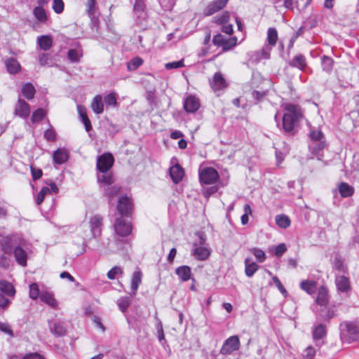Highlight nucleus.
<instances>
[{
  "mask_svg": "<svg viewBox=\"0 0 359 359\" xmlns=\"http://www.w3.org/2000/svg\"><path fill=\"white\" fill-rule=\"evenodd\" d=\"M116 233L120 236H128L132 231V225L130 222L126 221L122 217L118 218L114 224Z\"/></svg>",
  "mask_w": 359,
  "mask_h": 359,
  "instance_id": "10",
  "label": "nucleus"
},
{
  "mask_svg": "<svg viewBox=\"0 0 359 359\" xmlns=\"http://www.w3.org/2000/svg\"><path fill=\"white\" fill-rule=\"evenodd\" d=\"M237 44V38L236 36L227 39L226 38L224 41L223 44L222 45V50L224 51H228L231 50L232 48L236 46Z\"/></svg>",
  "mask_w": 359,
  "mask_h": 359,
  "instance_id": "52",
  "label": "nucleus"
},
{
  "mask_svg": "<svg viewBox=\"0 0 359 359\" xmlns=\"http://www.w3.org/2000/svg\"><path fill=\"white\" fill-rule=\"evenodd\" d=\"M143 63V60L140 57H135L131 59L127 64L128 70L134 71L140 67Z\"/></svg>",
  "mask_w": 359,
  "mask_h": 359,
  "instance_id": "51",
  "label": "nucleus"
},
{
  "mask_svg": "<svg viewBox=\"0 0 359 359\" xmlns=\"http://www.w3.org/2000/svg\"><path fill=\"white\" fill-rule=\"evenodd\" d=\"M50 332L57 337H63L67 333V327L64 321L54 320L48 322Z\"/></svg>",
  "mask_w": 359,
  "mask_h": 359,
  "instance_id": "11",
  "label": "nucleus"
},
{
  "mask_svg": "<svg viewBox=\"0 0 359 359\" xmlns=\"http://www.w3.org/2000/svg\"><path fill=\"white\" fill-rule=\"evenodd\" d=\"M267 95V91H258L253 90L252 92V97L257 102H261Z\"/></svg>",
  "mask_w": 359,
  "mask_h": 359,
  "instance_id": "64",
  "label": "nucleus"
},
{
  "mask_svg": "<svg viewBox=\"0 0 359 359\" xmlns=\"http://www.w3.org/2000/svg\"><path fill=\"white\" fill-rule=\"evenodd\" d=\"M229 0H214L210 2L203 11L205 16H210L223 9Z\"/></svg>",
  "mask_w": 359,
  "mask_h": 359,
  "instance_id": "12",
  "label": "nucleus"
},
{
  "mask_svg": "<svg viewBox=\"0 0 359 359\" xmlns=\"http://www.w3.org/2000/svg\"><path fill=\"white\" fill-rule=\"evenodd\" d=\"M210 85L215 90H219L226 86V82L220 72H216L212 79L210 80Z\"/></svg>",
  "mask_w": 359,
  "mask_h": 359,
  "instance_id": "21",
  "label": "nucleus"
},
{
  "mask_svg": "<svg viewBox=\"0 0 359 359\" xmlns=\"http://www.w3.org/2000/svg\"><path fill=\"white\" fill-rule=\"evenodd\" d=\"M46 114L44 109L39 108L32 113L31 121L32 123L39 122L45 117Z\"/></svg>",
  "mask_w": 359,
  "mask_h": 359,
  "instance_id": "54",
  "label": "nucleus"
},
{
  "mask_svg": "<svg viewBox=\"0 0 359 359\" xmlns=\"http://www.w3.org/2000/svg\"><path fill=\"white\" fill-rule=\"evenodd\" d=\"M142 273L139 269L133 273L130 283L131 295L136 294L138 287L142 283Z\"/></svg>",
  "mask_w": 359,
  "mask_h": 359,
  "instance_id": "26",
  "label": "nucleus"
},
{
  "mask_svg": "<svg viewBox=\"0 0 359 359\" xmlns=\"http://www.w3.org/2000/svg\"><path fill=\"white\" fill-rule=\"evenodd\" d=\"M268 45L274 46L276 44L278 40V32L275 27H269L267 30V38Z\"/></svg>",
  "mask_w": 359,
  "mask_h": 359,
  "instance_id": "43",
  "label": "nucleus"
},
{
  "mask_svg": "<svg viewBox=\"0 0 359 359\" xmlns=\"http://www.w3.org/2000/svg\"><path fill=\"white\" fill-rule=\"evenodd\" d=\"M0 292L8 297H13L15 294V290L13 285L7 280H0Z\"/></svg>",
  "mask_w": 359,
  "mask_h": 359,
  "instance_id": "30",
  "label": "nucleus"
},
{
  "mask_svg": "<svg viewBox=\"0 0 359 359\" xmlns=\"http://www.w3.org/2000/svg\"><path fill=\"white\" fill-rule=\"evenodd\" d=\"M175 273L182 282H186L191 279V270L189 266L183 265L177 267L175 269Z\"/></svg>",
  "mask_w": 359,
  "mask_h": 359,
  "instance_id": "25",
  "label": "nucleus"
},
{
  "mask_svg": "<svg viewBox=\"0 0 359 359\" xmlns=\"http://www.w3.org/2000/svg\"><path fill=\"white\" fill-rule=\"evenodd\" d=\"M7 71L11 74H15L20 70V65L14 57H9L5 61Z\"/></svg>",
  "mask_w": 359,
  "mask_h": 359,
  "instance_id": "31",
  "label": "nucleus"
},
{
  "mask_svg": "<svg viewBox=\"0 0 359 359\" xmlns=\"http://www.w3.org/2000/svg\"><path fill=\"white\" fill-rule=\"evenodd\" d=\"M91 109L96 114H100L104 111V104L100 95H97L91 102Z\"/></svg>",
  "mask_w": 359,
  "mask_h": 359,
  "instance_id": "33",
  "label": "nucleus"
},
{
  "mask_svg": "<svg viewBox=\"0 0 359 359\" xmlns=\"http://www.w3.org/2000/svg\"><path fill=\"white\" fill-rule=\"evenodd\" d=\"M15 114L22 118H27L30 114V106L24 100L19 98L15 108Z\"/></svg>",
  "mask_w": 359,
  "mask_h": 359,
  "instance_id": "16",
  "label": "nucleus"
},
{
  "mask_svg": "<svg viewBox=\"0 0 359 359\" xmlns=\"http://www.w3.org/2000/svg\"><path fill=\"white\" fill-rule=\"evenodd\" d=\"M50 193V189L47 187H42V189H41V191L38 193L37 196H36V203L37 205H40L44 198H45V196L48 194Z\"/></svg>",
  "mask_w": 359,
  "mask_h": 359,
  "instance_id": "61",
  "label": "nucleus"
},
{
  "mask_svg": "<svg viewBox=\"0 0 359 359\" xmlns=\"http://www.w3.org/2000/svg\"><path fill=\"white\" fill-rule=\"evenodd\" d=\"M334 282L338 292L347 294L351 291V282L348 277L337 276Z\"/></svg>",
  "mask_w": 359,
  "mask_h": 359,
  "instance_id": "15",
  "label": "nucleus"
},
{
  "mask_svg": "<svg viewBox=\"0 0 359 359\" xmlns=\"http://www.w3.org/2000/svg\"><path fill=\"white\" fill-rule=\"evenodd\" d=\"M276 224L282 229H287L290 226L291 222L288 216L281 214L275 217Z\"/></svg>",
  "mask_w": 359,
  "mask_h": 359,
  "instance_id": "40",
  "label": "nucleus"
},
{
  "mask_svg": "<svg viewBox=\"0 0 359 359\" xmlns=\"http://www.w3.org/2000/svg\"><path fill=\"white\" fill-rule=\"evenodd\" d=\"M77 110H78L79 116L81 118V120L85 126L86 130L87 132H89L90 130H92V125H91L90 121L89 120V118L87 116L86 108L81 105H78Z\"/></svg>",
  "mask_w": 359,
  "mask_h": 359,
  "instance_id": "29",
  "label": "nucleus"
},
{
  "mask_svg": "<svg viewBox=\"0 0 359 359\" xmlns=\"http://www.w3.org/2000/svg\"><path fill=\"white\" fill-rule=\"evenodd\" d=\"M86 11L89 17L92 18V20L95 22L97 21V19L95 18V0H87L86 3Z\"/></svg>",
  "mask_w": 359,
  "mask_h": 359,
  "instance_id": "47",
  "label": "nucleus"
},
{
  "mask_svg": "<svg viewBox=\"0 0 359 359\" xmlns=\"http://www.w3.org/2000/svg\"><path fill=\"white\" fill-rule=\"evenodd\" d=\"M170 176L175 184L180 182L184 175L183 168L179 165L176 164L169 169Z\"/></svg>",
  "mask_w": 359,
  "mask_h": 359,
  "instance_id": "22",
  "label": "nucleus"
},
{
  "mask_svg": "<svg viewBox=\"0 0 359 359\" xmlns=\"http://www.w3.org/2000/svg\"><path fill=\"white\" fill-rule=\"evenodd\" d=\"M133 4V12L138 24H142L148 18L146 0H130Z\"/></svg>",
  "mask_w": 359,
  "mask_h": 359,
  "instance_id": "3",
  "label": "nucleus"
},
{
  "mask_svg": "<svg viewBox=\"0 0 359 359\" xmlns=\"http://www.w3.org/2000/svg\"><path fill=\"white\" fill-rule=\"evenodd\" d=\"M164 11H171L175 5L176 0H158Z\"/></svg>",
  "mask_w": 359,
  "mask_h": 359,
  "instance_id": "58",
  "label": "nucleus"
},
{
  "mask_svg": "<svg viewBox=\"0 0 359 359\" xmlns=\"http://www.w3.org/2000/svg\"><path fill=\"white\" fill-rule=\"evenodd\" d=\"M251 252L254 255L256 260L259 263L264 262L266 259V255L264 250L260 248H253L250 249Z\"/></svg>",
  "mask_w": 359,
  "mask_h": 359,
  "instance_id": "49",
  "label": "nucleus"
},
{
  "mask_svg": "<svg viewBox=\"0 0 359 359\" xmlns=\"http://www.w3.org/2000/svg\"><path fill=\"white\" fill-rule=\"evenodd\" d=\"M241 343L238 336L233 335L226 339L220 348L222 355H227L240 348Z\"/></svg>",
  "mask_w": 359,
  "mask_h": 359,
  "instance_id": "6",
  "label": "nucleus"
},
{
  "mask_svg": "<svg viewBox=\"0 0 359 359\" xmlns=\"http://www.w3.org/2000/svg\"><path fill=\"white\" fill-rule=\"evenodd\" d=\"M229 19L230 13L228 11H224L221 15H216L214 18V22L217 25H223L228 23Z\"/></svg>",
  "mask_w": 359,
  "mask_h": 359,
  "instance_id": "46",
  "label": "nucleus"
},
{
  "mask_svg": "<svg viewBox=\"0 0 359 359\" xmlns=\"http://www.w3.org/2000/svg\"><path fill=\"white\" fill-rule=\"evenodd\" d=\"M322 68L326 72H330L333 67V60L329 57L324 55L322 59Z\"/></svg>",
  "mask_w": 359,
  "mask_h": 359,
  "instance_id": "50",
  "label": "nucleus"
},
{
  "mask_svg": "<svg viewBox=\"0 0 359 359\" xmlns=\"http://www.w3.org/2000/svg\"><path fill=\"white\" fill-rule=\"evenodd\" d=\"M312 337L316 345L320 348L325 344L327 337V328L322 323H314L312 327Z\"/></svg>",
  "mask_w": 359,
  "mask_h": 359,
  "instance_id": "4",
  "label": "nucleus"
},
{
  "mask_svg": "<svg viewBox=\"0 0 359 359\" xmlns=\"http://www.w3.org/2000/svg\"><path fill=\"white\" fill-rule=\"evenodd\" d=\"M309 137L311 140V142L325 141L324 135L320 130L311 129L309 132Z\"/></svg>",
  "mask_w": 359,
  "mask_h": 359,
  "instance_id": "48",
  "label": "nucleus"
},
{
  "mask_svg": "<svg viewBox=\"0 0 359 359\" xmlns=\"http://www.w3.org/2000/svg\"><path fill=\"white\" fill-rule=\"evenodd\" d=\"M69 152L65 148H58L53 154V162L55 165L65 163L69 159Z\"/></svg>",
  "mask_w": 359,
  "mask_h": 359,
  "instance_id": "19",
  "label": "nucleus"
},
{
  "mask_svg": "<svg viewBox=\"0 0 359 359\" xmlns=\"http://www.w3.org/2000/svg\"><path fill=\"white\" fill-rule=\"evenodd\" d=\"M33 15L41 23H46L48 20V15L45 9L41 6H36L33 9Z\"/></svg>",
  "mask_w": 359,
  "mask_h": 359,
  "instance_id": "39",
  "label": "nucleus"
},
{
  "mask_svg": "<svg viewBox=\"0 0 359 359\" xmlns=\"http://www.w3.org/2000/svg\"><path fill=\"white\" fill-rule=\"evenodd\" d=\"M22 94L27 100L34 98L36 90L34 86L31 83H26L22 86Z\"/></svg>",
  "mask_w": 359,
  "mask_h": 359,
  "instance_id": "38",
  "label": "nucleus"
},
{
  "mask_svg": "<svg viewBox=\"0 0 359 359\" xmlns=\"http://www.w3.org/2000/svg\"><path fill=\"white\" fill-rule=\"evenodd\" d=\"M156 318L157 321L156 324V329L157 331L158 339L161 343L163 341L165 342L162 323L159 318Z\"/></svg>",
  "mask_w": 359,
  "mask_h": 359,
  "instance_id": "57",
  "label": "nucleus"
},
{
  "mask_svg": "<svg viewBox=\"0 0 359 359\" xmlns=\"http://www.w3.org/2000/svg\"><path fill=\"white\" fill-rule=\"evenodd\" d=\"M53 10L55 13L57 14H60L64 11V2L62 0H53V6H52Z\"/></svg>",
  "mask_w": 359,
  "mask_h": 359,
  "instance_id": "62",
  "label": "nucleus"
},
{
  "mask_svg": "<svg viewBox=\"0 0 359 359\" xmlns=\"http://www.w3.org/2000/svg\"><path fill=\"white\" fill-rule=\"evenodd\" d=\"M104 101L107 106L116 107L117 104L116 97L113 93H109L104 96Z\"/></svg>",
  "mask_w": 359,
  "mask_h": 359,
  "instance_id": "63",
  "label": "nucleus"
},
{
  "mask_svg": "<svg viewBox=\"0 0 359 359\" xmlns=\"http://www.w3.org/2000/svg\"><path fill=\"white\" fill-rule=\"evenodd\" d=\"M219 174L212 167H205L199 170V180L201 184H212L217 182Z\"/></svg>",
  "mask_w": 359,
  "mask_h": 359,
  "instance_id": "5",
  "label": "nucleus"
},
{
  "mask_svg": "<svg viewBox=\"0 0 359 359\" xmlns=\"http://www.w3.org/2000/svg\"><path fill=\"white\" fill-rule=\"evenodd\" d=\"M332 265L333 268L339 272L346 273L348 271L347 266L344 264V261L339 255L334 257Z\"/></svg>",
  "mask_w": 359,
  "mask_h": 359,
  "instance_id": "42",
  "label": "nucleus"
},
{
  "mask_svg": "<svg viewBox=\"0 0 359 359\" xmlns=\"http://www.w3.org/2000/svg\"><path fill=\"white\" fill-rule=\"evenodd\" d=\"M306 57L302 54L296 55L292 60L289 62V65L292 67H295L301 71H304L306 67Z\"/></svg>",
  "mask_w": 359,
  "mask_h": 359,
  "instance_id": "27",
  "label": "nucleus"
},
{
  "mask_svg": "<svg viewBox=\"0 0 359 359\" xmlns=\"http://www.w3.org/2000/svg\"><path fill=\"white\" fill-rule=\"evenodd\" d=\"M43 137L48 142H54L56 140V133L51 126L45 130Z\"/></svg>",
  "mask_w": 359,
  "mask_h": 359,
  "instance_id": "59",
  "label": "nucleus"
},
{
  "mask_svg": "<svg viewBox=\"0 0 359 359\" xmlns=\"http://www.w3.org/2000/svg\"><path fill=\"white\" fill-rule=\"evenodd\" d=\"M97 182L102 188L111 185L114 183V175L111 172L98 174L97 176Z\"/></svg>",
  "mask_w": 359,
  "mask_h": 359,
  "instance_id": "28",
  "label": "nucleus"
},
{
  "mask_svg": "<svg viewBox=\"0 0 359 359\" xmlns=\"http://www.w3.org/2000/svg\"><path fill=\"white\" fill-rule=\"evenodd\" d=\"M272 49V46L265 44L261 50L257 51L255 53V60L257 61H260L262 60H268L270 58L271 51Z\"/></svg>",
  "mask_w": 359,
  "mask_h": 359,
  "instance_id": "34",
  "label": "nucleus"
},
{
  "mask_svg": "<svg viewBox=\"0 0 359 359\" xmlns=\"http://www.w3.org/2000/svg\"><path fill=\"white\" fill-rule=\"evenodd\" d=\"M81 56L82 50L81 48H72L69 49L67 52V57L70 60V62L73 63L79 62Z\"/></svg>",
  "mask_w": 359,
  "mask_h": 359,
  "instance_id": "44",
  "label": "nucleus"
},
{
  "mask_svg": "<svg viewBox=\"0 0 359 359\" xmlns=\"http://www.w3.org/2000/svg\"><path fill=\"white\" fill-rule=\"evenodd\" d=\"M300 287L309 294H312L316 292V283L313 280H303L300 283Z\"/></svg>",
  "mask_w": 359,
  "mask_h": 359,
  "instance_id": "41",
  "label": "nucleus"
},
{
  "mask_svg": "<svg viewBox=\"0 0 359 359\" xmlns=\"http://www.w3.org/2000/svg\"><path fill=\"white\" fill-rule=\"evenodd\" d=\"M309 150L318 160H322L323 157V150L326 147L325 141L313 142L309 143Z\"/></svg>",
  "mask_w": 359,
  "mask_h": 359,
  "instance_id": "20",
  "label": "nucleus"
},
{
  "mask_svg": "<svg viewBox=\"0 0 359 359\" xmlns=\"http://www.w3.org/2000/svg\"><path fill=\"white\" fill-rule=\"evenodd\" d=\"M250 259H245V273L247 277H252L259 269V266L255 262H250Z\"/></svg>",
  "mask_w": 359,
  "mask_h": 359,
  "instance_id": "35",
  "label": "nucleus"
},
{
  "mask_svg": "<svg viewBox=\"0 0 359 359\" xmlns=\"http://www.w3.org/2000/svg\"><path fill=\"white\" fill-rule=\"evenodd\" d=\"M201 103L199 99L193 95H189L184 100L183 107L187 113H194L200 107Z\"/></svg>",
  "mask_w": 359,
  "mask_h": 359,
  "instance_id": "14",
  "label": "nucleus"
},
{
  "mask_svg": "<svg viewBox=\"0 0 359 359\" xmlns=\"http://www.w3.org/2000/svg\"><path fill=\"white\" fill-rule=\"evenodd\" d=\"M244 214L241 216V220L242 224H247L249 220V215L252 214V210L249 204H245L244 205Z\"/></svg>",
  "mask_w": 359,
  "mask_h": 359,
  "instance_id": "60",
  "label": "nucleus"
},
{
  "mask_svg": "<svg viewBox=\"0 0 359 359\" xmlns=\"http://www.w3.org/2000/svg\"><path fill=\"white\" fill-rule=\"evenodd\" d=\"M114 162V156L110 153H104L98 156L96 167L101 173H106L112 167Z\"/></svg>",
  "mask_w": 359,
  "mask_h": 359,
  "instance_id": "7",
  "label": "nucleus"
},
{
  "mask_svg": "<svg viewBox=\"0 0 359 359\" xmlns=\"http://www.w3.org/2000/svg\"><path fill=\"white\" fill-rule=\"evenodd\" d=\"M316 302L320 307L327 305L329 302L328 292L325 287H321L319 290Z\"/></svg>",
  "mask_w": 359,
  "mask_h": 359,
  "instance_id": "36",
  "label": "nucleus"
},
{
  "mask_svg": "<svg viewBox=\"0 0 359 359\" xmlns=\"http://www.w3.org/2000/svg\"><path fill=\"white\" fill-rule=\"evenodd\" d=\"M210 255V249L207 245L201 244H194L193 255L201 261L206 260Z\"/></svg>",
  "mask_w": 359,
  "mask_h": 359,
  "instance_id": "17",
  "label": "nucleus"
},
{
  "mask_svg": "<svg viewBox=\"0 0 359 359\" xmlns=\"http://www.w3.org/2000/svg\"><path fill=\"white\" fill-rule=\"evenodd\" d=\"M285 113L282 117V127L285 133L294 135V126L299 121L302 113L299 106L288 104L285 107Z\"/></svg>",
  "mask_w": 359,
  "mask_h": 359,
  "instance_id": "1",
  "label": "nucleus"
},
{
  "mask_svg": "<svg viewBox=\"0 0 359 359\" xmlns=\"http://www.w3.org/2000/svg\"><path fill=\"white\" fill-rule=\"evenodd\" d=\"M13 255L15 262L18 265L25 267L27 266L28 255L25 250H24L20 245L13 248Z\"/></svg>",
  "mask_w": 359,
  "mask_h": 359,
  "instance_id": "18",
  "label": "nucleus"
},
{
  "mask_svg": "<svg viewBox=\"0 0 359 359\" xmlns=\"http://www.w3.org/2000/svg\"><path fill=\"white\" fill-rule=\"evenodd\" d=\"M130 294H131V293ZM133 296V295L121 297L117 300V304H118V309L121 312H123V313L126 312L128 307L132 304Z\"/></svg>",
  "mask_w": 359,
  "mask_h": 359,
  "instance_id": "37",
  "label": "nucleus"
},
{
  "mask_svg": "<svg viewBox=\"0 0 359 359\" xmlns=\"http://www.w3.org/2000/svg\"><path fill=\"white\" fill-rule=\"evenodd\" d=\"M40 299L43 303L46 304L53 309L57 308V302L54 297L52 292L48 290H43L41 292Z\"/></svg>",
  "mask_w": 359,
  "mask_h": 359,
  "instance_id": "23",
  "label": "nucleus"
},
{
  "mask_svg": "<svg viewBox=\"0 0 359 359\" xmlns=\"http://www.w3.org/2000/svg\"><path fill=\"white\" fill-rule=\"evenodd\" d=\"M40 294H41V292H40L39 287V285H37V283H34L30 284L29 285V297L33 300H36L39 297L40 298Z\"/></svg>",
  "mask_w": 359,
  "mask_h": 359,
  "instance_id": "55",
  "label": "nucleus"
},
{
  "mask_svg": "<svg viewBox=\"0 0 359 359\" xmlns=\"http://www.w3.org/2000/svg\"><path fill=\"white\" fill-rule=\"evenodd\" d=\"M337 190L342 198L351 197L355 192L354 187L344 182H342L337 185Z\"/></svg>",
  "mask_w": 359,
  "mask_h": 359,
  "instance_id": "24",
  "label": "nucleus"
},
{
  "mask_svg": "<svg viewBox=\"0 0 359 359\" xmlns=\"http://www.w3.org/2000/svg\"><path fill=\"white\" fill-rule=\"evenodd\" d=\"M89 226L92 236L94 238L99 237L102 233V217L100 215H94L90 218Z\"/></svg>",
  "mask_w": 359,
  "mask_h": 359,
  "instance_id": "13",
  "label": "nucleus"
},
{
  "mask_svg": "<svg viewBox=\"0 0 359 359\" xmlns=\"http://www.w3.org/2000/svg\"><path fill=\"white\" fill-rule=\"evenodd\" d=\"M37 43L41 50H48L53 45V39L50 35H42L37 38Z\"/></svg>",
  "mask_w": 359,
  "mask_h": 359,
  "instance_id": "32",
  "label": "nucleus"
},
{
  "mask_svg": "<svg viewBox=\"0 0 359 359\" xmlns=\"http://www.w3.org/2000/svg\"><path fill=\"white\" fill-rule=\"evenodd\" d=\"M123 273V271L121 267L115 266L107 272V276L110 280H114L118 276H122Z\"/></svg>",
  "mask_w": 359,
  "mask_h": 359,
  "instance_id": "53",
  "label": "nucleus"
},
{
  "mask_svg": "<svg viewBox=\"0 0 359 359\" xmlns=\"http://www.w3.org/2000/svg\"><path fill=\"white\" fill-rule=\"evenodd\" d=\"M116 208L121 216H130L133 208L132 200L126 195L121 196Z\"/></svg>",
  "mask_w": 359,
  "mask_h": 359,
  "instance_id": "8",
  "label": "nucleus"
},
{
  "mask_svg": "<svg viewBox=\"0 0 359 359\" xmlns=\"http://www.w3.org/2000/svg\"><path fill=\"white\" fill-rule=\"evenodd\" d=\"M316 313V318L318 321L328 323L336 316V310L334 306H321L320 309H313Z\"/></svg>",
  "mask_w": 359,
  "mask_h": 359,
  "instance_id": "9",
  "label": "nucleus"
},
{
  "mask_svg": "<svg viewBox=\"0 0 359 359\" xmlns=\"http://www.w3.org/2000/svg\"><path fill=\"white\" fill-rule=\"evenodd\" d=\"M103 189L104 195L109 198L110 201L114 196H116L120 191V188L116 185H109Z\"/></svg>",
  "mask_w": 359,
  "mask_h": 359,
  "instance_id": "45",
  "label": "nucleus"
},
{
  "mask_svg": "<svg viewBox=\"0 0 359 359\" xmlns=\"http://www.w3.org/2000/svg\"><path fill=\"white\" fill-rule=\"evenodd\" d=\"M316 354V351L312 346H307L303 351L301 359H313Z\"/></svg>",
  "mask_w": 359,
  "mask_h": 359,
  "instance_id": "56",
  "label": "nucleus"
},
{
  "mask_svg": "<svg viewBox=\"0 0 359 359\" xmlns=\"http://www.w3.org/2000/svg\"><path fill=\"white\" fill-rule=\"evenodd\" d=\"M340 335L348 342L357 339L359 334V327L354 322L344 321L339 325Z\"/></svg>",
  "mask_w": 359,
  "mask_h": 359,
  "instance_id": "2",
  "label": "nucleus"
}]
</instances>
